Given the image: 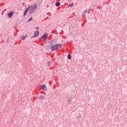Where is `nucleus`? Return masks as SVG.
<instances>
[{
    "label": "nucleus",
    "instance_id": "nucleus-1",
    "mask_svg": "<svg viewBox=\"0 0 127 127\" xmlns=\"http://www.w3.org/2000/svg\"><path fill=\"white\" fill-rule=\"evenodd\" d=\"M51 44L52 45H51V47H50V48L52 50V51H54V50H57V49H59L60 48H61L62 46L61 44H57L55 45H53V41L51 42Z\"/></svg>",
    "mask_w": 127,
    "mask_h": 127
},
{
    "label": "nucleus",
    "instance_id": "nucleus-2",
    "mask_svg": "<svg viewBox=\"0 0 127 127\" xmlns=\"http://www.w3.org/2000/svg\"><path fill=\"white\" fill-rule=\"evenodd\" d=\"M37 7L36 5H33V6H31L27 8L28 9V10H29V13L30 14H32L33 13V11H34V10Z\"/></svg>",
    "mask_w": 127,
    "mask_h": 127
},
{
    "label": "nucleus",
    "instance_id": "nucleus-3",
    "mask_svg": "<svg viewBox=\"0 0 127 127\" xmlns=\"http://www.w3.org/2000/svg\"><path fill=\"white\" fill-rule=\"evenodd\" d=\"M48 36V34L47 33H45L42 36V38L44 40V41H46V38H47V37Z\"/></svg>",
    "mask_w": 127,
    "mask_h": 127
},
{
    "label": "nucleus",
    "instance_id": "nucleus-4",
    "mask_svg": "<svg viewBox=\"0 0 127 127\" xmlns=\"http://www.w3.org/2000/svg\"><path fill=\"white\" fill-rule=\"evenodd\" d=\"M41 88L43 90V91H47V87H46V85L44 84H42L41 85Z\"/></svg>",
    "mask_w": 127,
    "mask_h": 127
},
{
    "label": "nucleus",
    "instance_id": "nucleus-5",
    "mask_svg": "<svg viewBox=\"0 0 127 127\" xmlns=\"http://www.w3.org/2000/svg\"><path fill=\"white\" fill-rule=\"evenodd\" d=\"M34 35L32 37H36L37 36H38L39 34V31H36L34 32Z\"/></svg>",
    "mask_w": 127,
    "mask_h": 127
},
{
    "label": "nucleus",
    "instance_id": "nucleus-6",
    "mask_svg": "<svg viewBox=\"0 0 127 127\" xmlns=\"http://www.w3.org/2000/svg\"><path fill=\"white\" fill-rule=\"evenodd\" d=\"M13 13H14V12L12 11L8 13V17L10 18L12 16Z\"/></svg>",
    "mask_w": 127,
    "mask_h": 127
},
{
    "label": "nucleus",
    "instance_id": "nucleus-7",
    "mask_svg": "<svg viewBox=\"0 0 127 127\" xmlns=\"http://www.w3.org/2000/svg\"><path fill=\"white\" fill-rule=\"evenodd\" d=\"M26 37H27V35H25V36H22L21 37V39H22V40H24V39H25Z\"/></svg>",
    "mask_w": 127,
    "mask_h": 127
},
{
    "label": "nucleus",
    "instance_id": "nucleus-8",
    "mask_svg": "<svg viewBox=\"0 0 127 127\" xmlns=\"http://www.w3.org/2000/svg\"><path fill=\"white\" fill-rule=\"evenodd\" d=\"M28 9L29 8H27L25 11V12H24V15H26V14L27 13V11H28Z\"/></svg>",
    "mask_w": 127,
    "mask_h": 127
},
{
    "label": "nucleus",
    "instance_id": "nucleus-9",
    "mask_svg": "<svg viewBox=\"0 0 127 127\" xmlns=\"http://www.w3.org/2000/svg\"><path fill=\"white\" fill-rule=\"evenodd\" d=\"M67 59H68L69 60H71V55L68 54L67 55Z\"/></svg>",
    "mask_w": 127,
    "mask_h": 127
},
{
    "label": "nucleus",
    "instance_id": "nucleus-10",
    "mask_svg": "<svg viewBox=\"0 0 127 127\" xmlns=\"http://www.w3.org/2000/svg\"><path fill=\"white\" fill-rule=\"evenodd\" d=\"M56 6H59V5H60V2H57L56 3Z\"/></svg>",
    "mask_w": 127,
    "mask_h": 127
},
{
    "label": "nucleus",
    "instance_id": "nucleus-11",
    "mask_svg": "<svg viewBox=\"0 0 127 127\" xmlns=\"http://www.w3.org/2000/svg\"><path fill=\"white\" fill-rule=\"evenodd\" d=\"M30 21H32V18H30V19L28 20V22H30Z\"/></svg>",
    "mask_w": 127,
    "mask_h": 127
},
{
    "label": "nucleus",
    "instance_id": "nucleus-12",
    "mask_svg": "<svg viewBox=\"0 0 127 127\" xmlns=\"http://www.w3.org/2000/svg\"><path fill=\"white\" fill-rule=\"evenodd\" d=\"M48 66H50V62L47 63Z\"/></svg>",
    "mask_w": 127,
    "mask_h": 127
},
{
    "label": "nucleus",
    "instance_id": "nucleus-13",
    "mask_svg": "<svg viewBox=\"0 0 127 127\" xmlns=\"http://www.w3.org/2000/svg\"><path fill=\"white\" fill-rule=\"evenodd\" d=\"M68 6H73V4H70L68 5Z\"/></svg>",
    "mask_w": 127,
    "mask_h": 127
},
{
    "label": "nucleus",
    "instance_id": "nucleus-14",
    "mask_svg": "<svg viewBox=\"0 0 127 127\" xmlns=\"http://www.w3.org/2000/svg\"><path fill=\"white\" fill-rule=\"evenodd\" d=\"M36 29H39V27H37V28H36Z\"/></svg>",
    "mask_w": 127,
    "mask_h": 127
}]
</instances>
